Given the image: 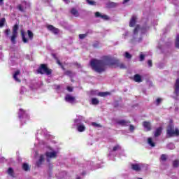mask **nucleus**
I'll use <instances>...</instances> for the list:
<instances>
[{
  "label": "nucleus",
  "mask_w": 179,
  "mask_h": 179,
  "mask_svg": "<svg viewBox=\"0 0 179 179\" xmlns=\"http://www.w3.org/2000/svg\"><path fill=\"white\" fill-rule=\"evenodd\" d=\"M166 134L167 138L179 136V130L178 128H175L173 124H169L166 129Z\"/></svg>",
  "instance_id": "obj_2"
},
{
  "label": "nucleus",
  "mask_w": 179,
  "mask_h": 179,
  "mask_svg": "<svg viewBox=\"0 0 179 179\" xmlns=\"http://www.w3.org/2000/svg\"><path fill=\"white\" fill-rule=\"evenodd\" d=\"M135 130V127L133 126V124H130V131L133 132Z\"/></svg>",
  "instance_id": "obj_47"
},
{
  "label": "nucleus",
  "mask_w": 179,
  "mask_h": 179,
  "mask_svg": "<svg viewBox=\"0 0 179 179\" xmlns=\"http://www.w3.org/2000/svg\"><path fill=\"white\" fill-rule=\"evenodd\" d=\"M148 143H149V145H151L152 148L156 146V145L153 142V140L151 138H148Z\"/></svg>",
  "instance_id": "obj_27"
},
{
  "label": "nucleus",
  "mask_w": 179,
  "mask_h": 179,
  "mask_svg": "<svg viewBox=\"0 0 179 179\" xmlns=\"http://www.w3.org/2000/svg\"><path fill=\"white\" fill-rule=\"evenodd\" d=\"M17 9L22 13H24V9L23 8L22 5L18 4Z\"/></svg>",
  "instance_id": "obj_34"
},
{
  "label": "nucleus",
  "mask_w": 179,
  "mask_h": 179,
  "mask_svg": "<svg viewBox=\"0 0 179 179\" xmlns=\"http://www.w3.org/2000/svg\"><path fill=\"white\" fill-rule=\"evenodd\" d=\"M6 22V20L5 19V17L1 18L0 20V28L3 27Z\"/></svg>",
  "instance_id": "obj_26"
},
{
  "label": "nucleus",
  "mask_w": 179,
  "mask_h": 179,
  "mask_svg": "<svg viewBox=\"0 0 179 179\" xmlns=\"http://www.w3.org/2000/svg\"><path fill=\"white\" fill-rule=\"evenodd\" d=\"M175 45H176V48H178V49H179V35H178V36H176Z\"/></svg>",
  "instance_id": "obj_31"
},
{
  "label": "nucleus",
  "mask_w": 179,
  "mask_h": 179,
  "mask_svg": "<svg viewBox=\"0 0 179 179\" xmlns=\"http://www.w3.org/2000/svg\"><path fill=\"white\" fill-rule=\"evenodd\" d=\"M117 6V3L115 2H110L108 3V8H115Z\"/></svg>",
  "instance_id": "obj_29"
},
{
  "label": "nucleus",
  "mask_w": 179,
  "mask_h": 179,
  "mask_svg": "<svg viewBox=\"0 0 179 179\" xmlns=\"http://www.w3.org/2000/svg\"><path fill=\"white\" fill-rule=\"evenodd\" d=\"M148 65H149L150 67L153 66V63L152 62L151 59L148 60Z\"/></svg>",
  "instance_id": "obj_44"
},
{
  "label": "nucleus",
  "mask_w": 179,
  "mask_h": 179,
  "mask_svg": "<svg viewBox=\"0 0 179 179\" xmlns=\"http://www.w3.org/2000/svg\"><path fill=\"white\" fill-rule=\"evenodd\" d=\"M20 34H21V37H22V41H23L24 43H27L28 39L26 38L25 31L23 29H21Z\"/></svg>",
  "instance_id": "obj_13"
},
{
  "label": "nucleus",
  "mask_w": 179,
  "mask_h": 179,
  "mask_svg": "<svg viewBox=\"0 0 179 179\" xmlns=\"http://www.w3.org/2000/svg\"><path fill=\"white\" fill-rule=\"evenodd\" d=\"M162 128L158 127L155 131V137H159L162 134Z\"/></svg>",
  "instance_id": "obj_19"
},
{
  "label": "nucleus",
  "mask_w": 179,
  "mask_h": 179,
  "mask_svg": "<svg viewBox=\"0 0 179 179\" xmlns=\"http://www.w3.org/2000/svg\"><path fill=\"white\" fill-rule=\"evenodd\" d=\"M74 122H76V123L78 122V119L74 120Z\"/></svg>",
  "instance_id": "obj_53"
},
{
  "label": "nucleus",
  "mask_w": 179,
  "mask_h": 179,
  "mask_svg": "<svg viewBox=\"0 0 179 179\" xmlns=\"http://www.w3.org/2000/svg\"><path fill=\"white\" fill-rule=\"evenodd\" d=\"M131 169H133V171L138 172L141 171V167L139 164H131Z\"/></svg>",
  "instance_id": "obj_12"
},
{
  "label": "nucleus",
  "mask_w": 179,
  "mask_h": 179,
  "mask_svg": "<svg viewBox=\"0 0 179 179\" xmlns=\"http://www.w3.org/2000/svg\"><path fill=\"white\" fill-rule=\"evenodd\" d=\"M108 95H110V92H99V93H98V96H101V97H105Z\"/></svg>",
  "instance_id": "obj_28"
},
{
  "label": "nucleus",
  "mask_w": 179,
  "mask_h": 179,
  "mask_svg": "<svg viewBox=\"0 0 179 179\" xmlns=\"http://www.w3.org/2000/svg\"><path fill=\"white\" fill-rule=\"evenodd\" d=\"M117 150H120V146L119 145H116L113 148V152H116Z\"/></svg>",
  "instance_id": "obj_39"
},
{
  "label": "nucleus",
  "mask_w": 179,
  "mask_h": 179,
  "mask_svg": "<svg viewBox=\"0 0 179 179\" xmlns=\"http://www.w3.org/2000/svg\"><path fill=\"white\" fill-rule=\"evenodd\" d=\"M95 17H100L106 21L110 20V17H108V15H101V13H99V11L95 12Z\"/></svg>",
  "instance_id": "obj_9"
},
{
  "label": "nucleus",
  "mask_w": 179,
  "mask_h": 179,
  "mask_svg": "<svg viewBox=\"0 0 179 179\" xmlns=\"http://www.w3.org/2000/svg\"><path fill=\"white\" fill-rule=\"evenodd\" d=\"M125 57H126V59H130L131 58H132V55H131L129 54V52H125Z\"/></svg>",
  "instance_id": "obj_38"
},
{
  "label": "nucleus",
  "mask_w": 179,
  "mask_h": 179,
  "mask_svg": "<svg viewBox=\"0 0 179 179\" xmlns=\"http://www.w3.org/2000/svg\"><path fill=\"white\" fill-rule=\"evenodd\" d=\"M59 66L61 67V69H62L65 70V69H64V66H63V65H60Z\"/></svg>",
  "instance_id": "obj_50"
},
{
  "label": "nucleus",
  "mask_w": 179,
  "mask_h": 179,
  "mask_svg": "<svg viewBox=\"0 0 179 179\" xmlns=\"http://www.w3.org/2000/svg\"><path fill=\"white\" fill-rule=\"evenodd\" d=\"M65 75H66L68 76H72V71H67L65 72Z\"/></svg>",
  "instance_id": "obj_43"
},
{
  "label": "nucleus",
  "mask_w": 179,
  "mask_h": 179,
  "mask_svg": "<svg viewBox=\"0 0 179 179\" xmlns=\"http://www.w3.org/2000/svg\"><path fill=\"white\" fill-rule=\"evenodd\" d=\"M7 174H8V176H10L12 178L15 177V172L13 171V169L12 167H8V169L7 171Z\"/></svg>",
  "instance_id": "obj_20"
},
{
  "label": "nucleus",
  "mask_w": 179,
  "mask_h": 179,
  "mask_svg": "<svg viewBox=\"0 0 179 179\" xmlns=\"http://www.w3.org/2000/svg\"><path fill=\"white\" fill-rule=\"evenodd\" d=\"M172 147V148H171V150H173L175 148V145L173 143H170L168 145V148Z\"/></svg>",
  "instance_id": "obj_46"
},
{
  "label": "nucleus",
  "mask_w": 179,
  "mask_h": 179,
  "mask_svg": "<svg viewBox=\"0 0 179 179\" xmlns=\"http://www.w3.org/2000/svg\"><path fill=\"white\" fill-rule=\"evenodd\" d=\"M22 169L25 171H30V167L27 164H23V165L22 166Z\"/></svg>",
  "instance_id": "obj_25"
},
{
  "label": "nucleus",
  "mask_w": 179,
  "mask_h": 179,
  "mask_svg": "<svg viewBox=\"0 0 179 179\" xmlns=\"http://www.w3.org/2000/svg\"><path fill=\"white\" fill-rule=\"evenodd\" d=\"M92 125L96 127V128H101L102 127L101 124H97L96 122H92Z\"/></svg>",
  "instance_id": "obj_35"
},
{
  "label": "nucleus",
  "mask_w": 179,
  "mask_h": 179,
  "mask_svg": "<svg viewBox=\"0 0 179 179\" xmlns=\"http://www.w3.org/2000/svg\"><path fill=\"white\" fill-rule=\"evenodd\" d=\"M179 166V160L176 159L175 161L173 162V168H178Z\"/></svg>",
  "instance_id": "obj_30"
},
{
  "label": "nucleus",
  "mask_w": 179,
  "mask_h": 179,
  "mask_svg": "<svg viewBox=\"0 0 179 179\" xmlns=\"http://www.w3.org/2000/svg\"><path fill=\"white\" fill-rule=\"evenodd\" d=\"M18 29H19L18 24H14L13 28V34H12L11 36L10 37V42L13 44L17 43L16 40H17V38L18 36V33H17Z\"/></svg>",
  "instance_id": "obj_4"
},
{
  "label": "nucleus",
  "mask_w": 179,
  "mask_h": 179,
  "mask_svg": "<svg viewBox=\"0 0 179 179\" xmlns=\"http://www.w3.org/2000/svg\"><path fill=\"white\" fill-rule=\"evenodd\" d=\"M27 33H28V37L29 40H33L34 38V34L33 31H31V30H28L27 31Z\"/></svg>",
  "instance_id": "obj_23"
},
{
  "label": "nucleus",
  "mask_w": 179,
  "mask_h": 179,
  "mask_svg": "<svg viewBox=\"0 0 179 179\" xmlns=\"http://www.w3.org/2000/svg\"><path fill=\"white\" fill-rule=\"evenodd\" d=\"M161 161L162 162H166L167 157L165 154H162L160 157Z\"/></svg>",
  "instance_id": "obj_33"
},
{
  "label": "nucleus",
  "mask_w": 179,
  "mask_h": 179,
  "mask_svg": "<svg viewBox=\"0 0 179 179\" xmlns=\"http://www.w3.org/2000/svg\"><path fill=\"white\" fill-rule=\"evenodd\" d=\"M130 121H127L125 120H120L116 121V124L120 125L121 127H128L130 124Z\"/></svg>",
  "instance_id": "obj_7"
},
{
  "label": "nucleus",
  "mask_w": 179,
  "mask_h": 179,
  "mask_svg": "<svg viewBox=\"0 0 179 179\" xmlns=\"http://www.w3.org/2000/svg\"><path fill=\"white\" fill-rule=\"evenodd\" d=\"M67 90L70 92H73V88L71 87H67Z\"/></svg>",
  "instance_id": "obj_48"
},
{
  "label": "nucleus",
  "mask_w": 179,
  "mask_h": 179,
  "mask_svg": "<svg viewBox=\"0 0 179 179\" xmlns=\"http://www.w3.org/2000/svg\"><path fill=\"white\" fill-rule=\"evenodd\" d=\"M55 59H56V63L59 65L62 66L63 65L62 63L60 62V60L57 58V57H55Z\"/></svg>",
  "instance_id": "obj_42"
},
{
  "label": "nucleus",
  "mask_w": 179,
  "mask_h": 179,
  "mask_svg": "<svg viewBox=\"0 0 179 179\" xmlns=\"http://www.w3.org/2000/svg\"><path fill=\"white\" fill-rule=\"evenodd\" d=\"M174 90L173 94H175L176 97H178L179 96V78L176 79L175 85H174Z\"/></svg>",
  "instance_id": "obj_5"
},
{
  "label": "nucleus",
  "mask_w": 179,
  "mask_h": 179,
  "mask_svg": "<svg viewBox=\"0 0 179 179\" xmlns=\"http://www.w3.org/2000/svg\"><path fill=\"white\" fill-rule=\"evenodd\" d=\"M90 66L95 73H101L106 71V66L125 69L124 64L120 63L119 59L110 56H103L102 59H92L90 62Z\"/></svg>",
  "instance_id": "obj_1"
},
{
  "label": "nucleus",
  "mask_w": 179,
  "mask_h": 179,
  "mask_svg": "<svg viewBox=\"0 0 179 179\" xmlns=\"http://www.w3.org/2000/svg\"><path fill=\"white\" fill-rule=\"evenodd\" d=\"M139 30V25H136V27L134 29V34H138Z\"/></svg>",
  "instance_id": "obj_36"
},
{
  "label": "nucleus",
  "mask_w": 179,
  "mask_h": 179,
  "mask_svg": "<svg viewBox=\"0 0 179 179\" xmlns=\"http://www.w3.org/2000/svg\"><path fill=\"white\" fill-rule=\"evenodd\" d=\"M143 127L146 129V131H151V123L147 121L143 122Z\"/></svg>",
  "instance_id": "obj_14"
},
{
  "label": "nucleus",
  "mask_w": 179,
  "mask_h": 179,
  "mask_svg": "<svg viewBox=\"0 0 179 179\" xmlns=\"http://www.w3.org/2000/svg\"><path fill=\"white\" fill-rule=\"evenodd\" d=\"M138 179H143V178H138Z\"/></svg>",
  "instance_id": "obj_56"
},
{
  "label": "nucleus",
  "mask_w": 179,
  "mask_h": 179,
  "mask_svg": "<svg viewBox=\"0 0 179 179\" xmlns=\"http://www.w3.org/2000/svg\"><path fill=\"white\" fill-rule=\"evenodd\" d=\"M99 101L96 98H92V104L94 106L99 105Z\"/></svg>",
  "instance_id": "obj_24"
},
{
  "label": "nucleus",
  "mask_w": 179,
  "mask_h": 179,
  "mask_svg": "<svg viewBox=\"0 0 179 179\" xmlns=\"http://www.w3.org/2000/svg\"><path fill=\"white\" fill-rule=\"evenodd\" d=\"M161 102H162V99L157 98V106H159Z\"/></svg>",
  "instance_id": "obj_45"
},
{
  "label": "nucleus",
  "mask_w": 179,
  "mask_h": 179,
  "mask_svg": "<svg viewBox=\"0 0 179 179\" xmlns=\"http://www.w3.org/2000/svg\"><path fill=\"white\" fill-rule=\"evenodd\" d=\"M86 36H87V34H80V35H79V38L83 40V39L85 38Z\"/></svg>",
  "instance_id": "obj_40"
},
{
  "label": "nucleus",
  "mask_w": 179,
  "mask_h": 179,
  "mask_svg": "<svg viewBox=\"0 0 179 179\" xmlns=\"http://www.w3.org/2000/svg\"><path fill=\"white\" fill-rule=\"evenodd\" d=\"M5 35L6 36H9V35L10 34V29H7L4 31Z\"/></svg>",
  "instance_id": "obj_37"
},
{
  "label": "nucleus",
  "mask_w": 179,
  "mask_h": 179,
  "mask_svg": "<svg viewBox=\"0 0 179 179\" xmlns=\"http://www.w3.org/2000/svg\"><path fill=\"white\" fill-rule=\"evenodd\" d=\"M3 3V0H0V3Z\"/></svg>",
  "instance_id": "obj_54"
},
{
  "label": "nucleus",
  "mask_w": 179,
  "mask_h": 179,
  "mask_svg": "<svg viewBox=\"0 0 179 179\" xmlns=\"http://www.w3.org/2000/svg\"><path fill=\"white\" fill-rule=\"evenodd\" d=\"M45 155H46V157L48 158L47 162H50L49 159L57 157V152H46V153H45Z\"/></svg>",
  "instance_id": "obj_6"
},
{
  "label": "nucleus",
  "mask_w": 179,
  "mask_h": 179,
  "mask_svg": "<svg viewBox=\"0 0 179 179\" xmlns=\"http://www.w3.org/2000/svg\"><path fill=\"white\" fill-rule=\"evenodd\" d=\"M48 30H50V31H52L53 33V34H59V29L55 28L54 26L52 25H48L47 27Z\"/></svg>",
  "instance_id": "obj_8"
},
{
  "label": "nucleus",
  "mask_w": 179,
  "mask_h": 179,
  "mask_svg": "<svg viewBox=\"0 0 179 179\" xmlns=\"http://www.w3.org/2000/svg\"><path fill=\"white\" fill-rule=\"evenodd\" d=\"M145 57V56H144L143 54H140V56H139V61H140V62L144 61Z\"/></svg>",
  "instance_id": "obj_41"
},
{
  "label": "nucleus",
  "mask_w": 179,
  "mask_h": 179,
  "mask_svg": "<svg viewBox=\"0 0 179 179\" xmlns=\"http://www.w3.org/2000/svg\"><path fill=\"white\" fill-rule=\"evenodd\" d=\"M134 80L136 83H142L143 80L141 79V75L136 74L134 76Z\"/></svg>",
  "instance_id": "obj_17"
},
{
  "label": "nucleus",
  "mask_w": 179,
  "mask_h": 179,
  "mask_svg": "<svg viewBox=\"0 0 179 179\" xmlns=\"http://www.w3.org/2000/svg\"><path fill=\"white\" fill-rule=\"evenodd\" d=\"M25 115V110L22 108L19 109V113H18V117L19 119H22L23 115Z\"/></svg>",
  "instance_id": "obj_21"
},
{
  "label": "nucleus",
  "mask_w": 179,
  "mask_h": 179,
  "mask_svg": "<svg viewBox=\"0 0 179 179\" xmlns=\"http://www.w3.org/2000/svg\"><path fill=\"white\" fill-rule=\"evenodd\" d=\"M55 89H56V90H60V85H55Z\"/></svg>",
  "instance_id": "obj_49"
},
{
  "label": "nucleus",
  "mask_w": 179,
  "mask_h": 179,
  "mask_svg": "<svg viewBox=\"0 0 179 179\" xmlns=\"http://www.w3.org/2000/svg\"><path fill=\"white\" fill-rule=\"evenodd\" d=\"M77 131L79 132H83L85 131V126L84 124H79L77 126Z\"/></svg>",
  "instance_id": "obj_22"
},
{
  "label": "nucleus",
  "mask_w": 179,
  "mask_h": 179,
  "mask_svg": "<svg viewBox=\"0 0 179 179\" xmlns=\"http://www.w3.org/2000/svg\"><path fill=\"white\" fill-rule=\"evenodd\" d=\"M43 162H44V155H40L38 161L36 162L37 167H41V166L42 165V163Z\"/></svg>",
  "instance_id": "obj_15"
},
{
  "label": "nucleus",
  "mask_w": 179,
  "mask_h": 179,
  "mask_svg": "<svg viewBox=\"0 0 179 179\" xmlns=\"http://www.w3.org/2000/svg\"><path fill=\"white\" fill-rule=\"evenodd\" d=\"M18 75H20V71L19 70L16 71L15 73H14L13 79L17 83H21L20 79L17 78Z\"/></svg>",
  "instance_id": "obj_16"
},
{
  "label": "nucleus",
  "mask_w": 179,
  "mask_h": 179,
  "mask_svg": "<svg viewBox=\"0 0 179 179\" xmlns=\"http://www.w3.org/2000/svg\"><path fill=\"white\" fill-rule=\"evenodd\" d=\"M76 179H80V177H77V178Z\"/></svg>",
  "instance_id": "obj_55"
},
{
  "label": "nucleus",
  "mask_w": 179,
  "mask_h": 179,
  "mask_svg": "<svg viewBox=\"0 0 179 179\" xmlns=\"http://www.w3.org/2000/svg\"><path fill=\"white\" fill-rule=\"evenodd\" d=\"M36 72L40 75L50 76L52 75V70L49 69L46 64H41Z\"/></svg>",
  "instance_id": "obj_3"
},
{
  "label": "nucleus",
  "mask_w": 179,
  "mask_h": 179,
  "mask_svg": "<svg viewBox=\"0 0 179 179\" xmlns=\"http://www.w3.org/2000/svg\"><path fill=\"white\" fill-rule=\"evenodd\" d=\"M86 1L90 6H96V1H94L92 0H86Z\"/></svg>",
  "instance_id": "obj_32"
},
{
  "label": "nucleus",
  "mask_w": 179,
  "mask_h": 179,
  "mask_svg": "<svg viewBox=\"0 0 179 179\" xmlns=\"http://www.w3.org/2000/svg\"><path fill=\"white\" fill-rule=\"evenodd\" d=\"M136 15H133V17H131V20H130V22L129 23V26L130 27H134L136 25Z\"/></svg>",
  "instance_id": "obj_11"
},
{
  "label": "nucleus",
  "mask_w": 179,
  "mask_h": 179,
  "mask_svg": "<svg viewBox=\"0 0 179 179\" xmlns=\"http://www.w3.org/2000/svg\"><path fill=\"white\" fill-rule=\"evenodd\" d=\"M130 0H124V1H123V3H127L128 1H129Z\"/></svg>",
  "instance_id": "obj_51"
},
{
  "label": "nucleus",
  "mask_w": 179,
  "mask_h": 179,
  "mask_svg": "<svg viewBox=\"0 0 179 179\" xmlns=\"http://www.w3.org/2000/svg\"><path fill=\"white\" fill-rule=\"evenodd\" d=\"M71 15H73L74 17H76L80 16V13H78V10H76L75 8H71Z\"/></svg>",
  "instance_id": "obj_18"
},
{
  "label": "nucleus",
  "mask_w": 179,
  "mask_h": 179,
  "mask_svg": "<svg viewBox=\"0 0 179 179\" xmlns=\"http://www.w3.org/2000/svg\"><path fill=\"white\" fill-rule=\"evenodd\" d=\"M65 101L70 103H73V102L76 101V98L75 96H71L69 94H68L65 96Z\"/></svg>",
  "instance_id": "obj_10"
},
{
  "label": "nucleus",
  "mask_w": 179,
  "mask_h": 179,
  "mask_svg": "<svg viewBox=\"0 0 179 179\" xmlns=\"http://www.w3.org/2000/svg\"><path fill=\"white\" fill-rule=\"evenodd\" d=\"M63 1L66 2V3H68L69 2V0H63Z\"/></svg>",
  "instance_id": "obj_52"
}]
</instances>
